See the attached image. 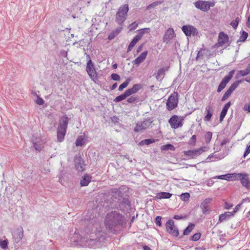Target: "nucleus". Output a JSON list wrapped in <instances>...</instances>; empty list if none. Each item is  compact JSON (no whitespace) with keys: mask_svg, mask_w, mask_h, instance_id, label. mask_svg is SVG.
<instances>
[{"mask_svg":"<svg viewBox=\"0 0 250 250\" xmlns=\"http://www.w3.org/2000/svg\"><path fill=\"white\" fill-rule=\"evenodd\" d=\"M206 147L202 146L197 149L184 151V154L185 156L188 157L190 159H194L201 155L203 152L206 151Z\"/></svg>","mask_w":250,"mask_h":250,"instance_id":"obj_7","label":"nucleus"},{"mask_svg":"<svg viewBox=\"0 0 250 250\" xmlns=\"http://www.w3.org/2000/svg\"><path fill=\"white\" fill-rule=\"evenodd\" d=\"M229 181L238 180L240 181L242 176H243V173H230L229 174Z\"/></svg>","mask_w":250,"mask_h":250,"instance_id":"obj_29","label":"nucleus"},{"mask_svg":"<svg viewBox=\"0 0 250 250\" xmlns=\"http://www.w3.org/2000/svg\"><path fill=\"white\" fill-rule=\"evenodd\" d=\"M225 157L224 154L218 153L215 154L214 153H211L207 157L206 159V162H215L218 160H221Z\"/></svg>","mask_w":250,"mask_h":250,"instance_id":"obj_18","label":"nucleus"},{"mask_svg":"<svg viewBox=\"0 0 250 250\" xmlns=\"http://www.w3.org/2000/svg\"><path fill=\"white\" fill-rule=\"evenodd\" d=\"M242 82L241 80H238L234 82L229 86V89L226 91L223 96L221 101L224 102L227 100L229 97L231 95L232 93L235 90V89L238 86L239 84Z\"/></svg>","mask_w":250,"mask_h":250,"instance_id":"obj_12","label":"nucleus"},{"mask_svg":"<svg viewBox=\"0 0 250 250\" xmlns=\"http://www.w3.org/2000/svg\"><path fill=\"white\" fill-rule=\"evenodd\" d=\"M175 147L172 145H171L169 144L163 145L161 146L162 150H170L174 151V150H175Z\"/></svg>","mask_w":250,"mask_h":250,"instance_id":"obj_37","label":"nucleus"},{"mask_svg":"<svg viewBox=\"0 0 250 250\" xmlns=\"http://www.w3.org/2000/svg\"><path fill=\"white\" fill-rule=\"evenodd\" d=\"M138 26V24L136 22H133L129 25L130 30H132L135 29Z\"/></svg>","mask_w":250,"mask_h":250,"instance_id":"obj_52","label":"nucleus"},{"mask_svg":"<svg viewBox=\"0 0 250 250\" xmlns=\"http://www.w3.org/2000/svg\"><path fill=\"white\" fill-rule=\"evenodd\" d=\"M130 81V80L129 79H126L125 82H124L123 83L120 84V85L119 87L118 90L120 91H122L125 88L127 87V86L128 85Z\"/></svg>","mask_w":250,"mask_h":250,"instance_id":"obj_40","label":"nucleus"},{"mask_svg":"<svg viewBox=\"0 0 250 250\" xmlns=\"http://www.w3.org/2000/svg\"><path fill=\"white\" fill-rule=\"evenodd\" d=\"M206 112L207 114L204 118V121L206 122H209L213 114V109L211 105H208L206 106Z\"/></svg>","mask_w":250,"mask_h":250,"instance_id":"obj_26","label":"nucleus"},{"mask_svg":"<svg viewBox=\"0 0 250 250\" xmlns=\"http://www.w3.org/2000/svg\"><path fill=\"white\" fill-rule=\"evenodd\" d=\"M111 78L114 81H120V76L116 73H113L111 75Z\"/></svg>","mask_w":250,"mask_h":250,"instance_id":"obj_51","label":"nucleus"},{"mask_svg":"<svg viewBox=\"0 0 250 250\" xmlns=\"http://www.w3.org/2000/svg\"><path fill=\"white\" fill-rule=\"evenodd\" d=\"M130 201L126 198H123L122 200L119 202V208L122 211L128 209L130 207Z\"/></svg>","mask_w":250,"mask_h":250,"instance_id":"obj_19","label":"nucleus"},{"mask_svg":"<svg viewBox=\"0 0 250 250\" xmlns=\"http://www.w3.org/2000/svg\"><path fill=\"white\" fill-rule=\"evenodd\" d=\"M175 36V33L172 28H169L165 32L163 41L167 43L169 42Z\"/></svg>","mask_w":250,"mask_h":250,"instance_id":"obj_17","label":"nucleus"},{"mask_svg":"<svg viewBox=\"0 0 250 250\" xmlns=\"http://www.w3.org/2000/svg\"><path fill=\"white\" fill-rule=\"evenodd\" d=\"M162 3V2L161 1H155V2L151 3L150 4L148 5L146 7V10H148L151 8H154L156 6L161 4Z\"/></svg>","mask_w":250,"mask_h":250,"instance_id":"obj_41","label":"nucleus"},{"mask_svg":"<svg viewBox=\"0 0 250 250\" xmlns=\"http://www.w3.org/2000/svg\"><path fill=\"white\" fill-rule=\"evenodd\" d=\"M8 242L7 240H0V247L2 249H5L8 246Z\"/></svg>","mask_w":250,"mask_h":250,"instance_id":"obj_45","label":"nucleus"},{"mask_svg":"<svg viewBox=\"0 0 250 250\" xmlns=\"http://www.w3.org/2000/svg\"><path fill=\"white\" fill-rule=\"evenodd\" d=\"M168 67L165 68L162 67L159 69L156 74V78L157 80L161 81L164 77L165 72L168 70Z\"/></svg>","mask_w":250,"mask_h":250,"instance_id":"obj_27","label":"nucleus"},{"mask_svg":"<svg viewBox=\"0 0 250 250\" xmlns=\"http://www.w3.org/2000/svg\"><path fill=\"white\" fill-rule=\"evenodd\" d=\"M142 85L141 84H135L131 88L127 89L125 91L128 95L130 96L132 94L136 93L140 89H142Z\"/></svg>","mask_w":250,"mask_h":250,"instance_id":"obj_23","label":"nucleus"},{"mask_svg":"<svg viewBox=\"0 0 250 250\" xmlns=\"http://www.w3.org/2000/svg\"><path fill=\"white\" fill-rule=\"evenodd\" d=\"M241 183L247 189H250V180L248 176V174H244L243 176L241 178Z\"/></svg>","mask_w":250,"mask_h":250,"instance_id":"obj_25","label":"nucleus"},{"mask_svg":"<svg viewBox=\"0 0 250 250\" xmlns=\"http://www.w3.org/2000/svg\"><path fill=\"white\" fill-rule=\"evenodd\" d=\"M161 219H162V217L159 216H158L155 218V223L157 226H158L159 227L162 226Z\"/></svg>","mask_w":250,"mask_h":250,"instance_id":"obj_50","label":"nucleus"},{"mask_svg":"<svg viewBox=\"0 0 250 250\" xmlns=\"http://www.w3.org/2000/svg\"><path fill=\"white\" fill-rule=\"evenodd\" d=\"M249 74H250V71L249 70L248 68L247 67V68L244 70H241L238 71L236 75V78H238L242 76H245Z\"/></svg>","mask_w":250,"mask_h":250,"instance_id":"obj_30","label":"nucleus"},{"mask_svg":"<svg viewBox=\"0 0 250 250\" xmlns=\"http://www.w3.org/2000/svg\"><path fill=\"white\" fill-rule=\"evenodd\" d=\"M167 231L171 235L177 237L179 235V230L177 227L174 225L173 220L170 219L166 224Z\"/></svg>","mask_w":250,"mask_h":250,"instance_id":"obj_8","label":"nucleus"},{"mask_svg":"<svg viewBox=\"0 0 250 250\" xmlns=\"http://www.w3.org/2000/svg\"><path fill=\"white\" fill-rule=\"evenodd\" d=\"M195 7L203 12L208 11L207 1L199 0L194 3Z\"/></svg>","mask_w":250,"mask_h":250,"instance_id":"obj_20","label":"nucleus"},{"mask_svg":"<svg viewBox=\"0 0 250 250\" xmlns=\"http://www.w3.org/2000/svg\"><path fill=\"white\" fill-rule=\"evenodd\" d=\"M182 30L187 36H196L198 34L196 28L191 25H185L182 27Z\"/></svg>","mask_w":250,"mask_h":250,"instance_id":"obj_11","label":"nucleus"},{"mask_svg":"<svg viewBox=\"0 0 250 250\" xmlns=\"http://www.w3.org/2000/svg\"><path fill=\"white\" fill-rule=\"evenodd\" d=\"M36 103H37V104H38L39 105H42V104H43L44 101L42 98H41L39 96H37V99L36 100Z\"/></svg>","mask_w":250,"mask_h":250,"instance_id":"obj_53","label":"nucleus"},{"mask_svg":"<svg viewBox=\"0 0 250 250\" xmlns=\"http://www.w3.org/2000/svg\"><path fill=\"white\" fill-rule=\"evenodd\" d=\"M189 197V194L188 192L183 193L181 195V199L184 201H188Z\"/></svg>","mask_w":250,"mask_h":250,"instance_id":"obj_44","label":"nucleus"},{"mask_svg":"<svg viewBox=\"0 0 250 250\" xmlns=\"http://www.w3.org/2000/svg\"><path fill=\"white\" fill-rule=\"evenodd\" d=\"M68 121V118L65 116L62 117L59 121L57 129V139L60 142H62L64 140Z\"/></svg>","mask_w":250,"mask_h":250,"instance_id":"obj_2","label":"nucleus"},{"mask_svg":"<svg viewBox=\"0 0 250 250\" xmlns=\"http://www.w3.org/2000/svg\"><path fill=\"white\" fill-rule=\"evenodd\" d=\"M129 97L126 91L122 94L116 97L114 99V102L115 103L120 102L125 99L127 97Z\"/></svg>","mask_w":250,"mask_h":250,"instance_id":"obj_31","label":"nucleus"},{"mask_svg":"<svg viewBox=\"0 0 250 250\" xmlns=\"http://www.w3.org/2000/svg\"><path fill=\"white\" fill-rule=\"evenodd\" d=\"M122 188H120L119 189H114L112 190V192L115 194V195H117L119 197L123 199L124 196V193L122 191Z\"/></svg>","mask_w":250,"mask_h":250,"instance_id":"obj_38","label":"nucleus"},{"mask_svg":"<svg viewBox=\"0 0 250 250\" xmlns=\"http://www.w3.org/2000/svg\"><path fill=\"white\" fill-rule=\"evenodd\" d=\"M155 140L153 139H146L141 141L139 143L140 146L148 145L152 143H155Z\"/></svg>","mask_w":250,"mask_h":250,"instance_id":"obj_34","label":"nucleus"},{"mask_svg":"<svg viewBox=\"0 0 250 250\" xmlns=\"http://www.w3.org/2000/svg\"><path fill=\"white\" fill-rule=\"evenodd\" d=\"M241 206V204H239L235 206L234 210L231 211L233 215L240 209Z\"/></svg>","mask_w":250,"mask_h":250,"instance_id":"obj_60","label":"nucleus"},{"mask_svg":"<svg viewBox=\"0 0 250 250\" xmlns=\"http://www.w3.org/2000/svg\"><path fill=\"white\" fill-rule=\"evenodd\" d=\"M23 237V229L21 227L18 228L13 233V238L14 242L19 243Z\"/></svg>","mask_w":250,"mask_h":250,"instance_id":"obj_15","label":"nucleus"},{"mask_svg":"<svg viewBox=\"0 0 250 250\" xmlns=\"http://www.w3.org/2000/svg\"><path fill=\"white\" fill-rule=\"evenodd\" d=\"M33 146H34V148H35V149L37 150L41 151L42 150V146L41 145H38L36 143H33Z\"/></svg>","mask_w":250,"mask_h":250,"instance_id":"obj_59","label":"nucleus"},{"mask_svg":"<svg viewBox=\"0 0 250 250\" xmlns=\"http://www.w3.org/2000/svg\"><path fill=\"white\" fill-rule=\"evenodd\" d=\"M234 72L235 70H232L230 71L227 75L224 77V78L222 79L218 87L217 90V92H220L223 89L225 88L227 83L232 78Z\"/></svg>","mask_w":250,"mask_h":250,"instance_id":"obj_10","label":"nucleus"},{"mask_svg":"<svg viewBox=\"0 0 250 250\" xmlns=\"http://www.w3.org/2000/svg\"><path fill=\"white\" fill-rule=\"evenodd\" d=\"M201 235L200 233H196L191 237L190 240L193 241H196L200 238Z\"/></svg>","mask_w":250,"mask_h":250,"instance_id":"obj_46","label":"nucleus"},{"mask_svg":"<svg viewBox=\"0 0 250 250\" xmlns=\"http://www.w3.org/2000/svg\"><path fill=\"white\" fill-rule=\"evenodd\" d=\"M178 104V93L174 92L170 95L166 103L167 108V110L170 111L174 109Z\"/></svg>","mask_w":250,"mask_h":250,"instance_id":"obj_6","label":"nucleus"},{"mask_svg":"<svg viewBox=\"0 0 250 250\" xmlns=\"http://www.w3.org/2000/svg\"><path fill=\"white\" fill-rule=\"evenodd\" d=\"M111 120L112 122L114 124H119V119L116 116H114L112 117H111Z\"/></svg>","mask_w":250,"mask_h":250,"instance_id":"obj_55","label":"nucleus"},{"mask_svg":"<svg viewBox=\"0 0 250 250\" xmlns=\"http://www.w3.org/2000/svg\"><path fill=\"white\" fill-rule=\"evenodd\" d=\"M104 223L109 232L116 234L126 225V220L125 216L119 212L111 211L106 214Z\"/></svg>","mask_w":250,"mask_h":250,"instance_id":"obj_1","label":"nucleus"},{"mask_svg":"<svg viewBox=\"0 0 250 250\" xmlns=\"http://www.w3.org/2000/svg\"><path fill=\"white\" fill-rule=\"evenodd\" d=\"M79 166H80V168L81 169V170L83 171L84 169L83 166H85V164L83 160L79 156Z\"/></svg>","mask_w":250,"mask_h":250,"instance_id":"obj_49","label":"nucleus"},{"mask_svg":"<svg viewBox=\"0 0 250 250\" xmlns=\"http://www.w3.org/2000/svg\"><path fill=\"white\" fill-rule=\"evenodd\" d=\"M138 97L134 95L131 96L127 99V102L129 104H134L138 101Z\"/></svg>","mask_w":250,"mask_h":250,"instance_id":"obj_39","label":"nucleus"},{"mask_svg":"<svg viewBox=\"0 0 250 250\" xmlns=\"http://www.w3.org/2000/svg\"><path fill=\"white\" fill-rule=\"evenodd\" d=\"M212 133L210 131L207 132L205 135V138L206 143H209L212 138Z\"/></svg>","mask_w":250,"mask_h":250,"instance_id":"obj_42","label":"nucleus"},{"mask_svg":"<svg viewBox=\"0 0 250 250\" xmlns=\"http://www.w3.org/2000/svg\"><path fill=\"white\" fill-rule=\"evenodd\" d=\"M196 141V136L195 135H193L192 136L190 139V143L191 144H193V145L195 144V142Z\"/></svg>","mask_w":250,"mask_h":250,"instance_id":"obj_64","label":"nucleus"},{"mask_svg":"<svg viewBox=\"0 0 250 250\" xmlns=\"http://www.w3.org/2000/svg\"><path fill=\"white\" fill-rule=\"evenodd\" d=\"M91 227V225H89L88 227H87L85 229V230H84V231L87 233V234H90L91 233H92V230L91 229H90V227Z\"/></svg>","mask_w":250,"mask_h":250,"instance_id":"obj_63","label":"nucleus"},{"mask_svg":"<svg viewBox=\"0 0 250 250\" xmlns=\"http://www.w3.org/2000/svg\"><path fill=\"white\" fill-rule=\"evenodd\" d=\"M248 37V33L244 31H243L241 32V35L239 37V40L237 41V42H244Z\"/></svg>","mask_w":250,"mask_h":250,"instance_id":"obj_36","label":"nucleus"},{"mask_svg":"<svg viewBox=\"0 0 250 250\" xmlns=\"http://www.w3.org/2000/svg\"><path fill=\"white\" fill-rule=\"evenodd\" d=\"M215 5L214 2L207 1V6L208 7V11L210 7H213Z\"/></svg>","mask_w":250,"mask_h":250,"instance_id":"obj_57","label":"nucleus"},{"mask_svg":"<svg viewBox=\"0 0 250 250\" xmlns=\"http://www.w3.org/2000/svg\"><path fill=\"white\" fill-rule=\"evenodd\" d=\"M195 225L192 223H189L188 226L184 229L183 231V234L184 235H188L192 230L193 229Z\"/></svg>","mask_w":250,"mask_h":250,"instance_id":"obj_33","label":"nucleus"},{"mask_svg":"<svg viewBox=\"0 0 250 250\" xmlns=\"http://www.w3.org/2000/svg\"><path fill=\"white\" fill-rule=\"evenodd\" d=\"M231 104V103L230 102H228L227 104H226L224 105L222 109L228 111V110L229 108V107L230 106Z\"/></svg>","mask_w":250,"mask_h":250,"instance_id":"obj_56","label":"nucleus"},{"mask_svg":"<svg viewBox=\"0 0 250 250\" xmlns=\"http://www.w3.org/2000/svg\"><path fill=\"white\" fill-rule=\"evenodd\" d=\"M85 239V238H83L79 240V246L87 247H92L98 241L96 239L86 238V240Z\"/></svg>","mask_w":250,"mask_h":250,"instance_id":"obj_16","label":"nucleus"},{"mask_svg":"<svg viewBox=\"0 0 250 250\" xmlns=\"http://www.w3.org/2000/svg\"><path fill=\"white\" fill-rule=\"evenodd\" d=\"M234 215L232 212L226 211L224 213L220 214L219 216L218 221L217 224L221 223L225 221L229 220L231 217Z\"/></svg>","mask_w":250,"mask_h":250,"instance_id":"obj_21","label":"nucleus"},{"mask_svg":"<svg viewBox=\"0 0 250 250\" xmlns=\"http://www.w3.org/2000/svg\"><path fill=\"white\" fill-rule=\"evenodd\" d=\"M240 21V19L239 17H237L235 21H232L231 23H230V25L232 26V27L234 28V29H236L237 28V27L238 26V22Z\"/></svg>","mask_w":250,"mask_h":250,"instance_id":"obj_43","label":"nucleus"},{"mask_svg":"<svg viewBox=\"0 0 250 250\" xmlns=\"http://www.w3.org/2000/svg\"><path fill=\"white\" fill-rule=\"evenodd\" d=\"M206 51L205 49H201L200 51H199L197 54L196 58H200V57L203 56L204 54V52Z\"/></svg>","mask_w":250,"mask_h":250,"instance_id":"obj_54","label":"nucleus"},{"mask_svg":"<svg viewBox=\"0 0 250 250\" xmlns=\"http://www.w3.org/2000/svg\"><path fill=\"white\" fill-rule=\"evenodd\" d=\"M86 71L91 79L95 81L97 79V73L96 72L91 60H89L86 64Z\"/></svg>","mask_w":250,"mask_h":250,"instance_id":"obj_9","label":"nucleus"},{"mask_svg":"<svg viewBox=\"0 0 250 250\" xmlns=\"http://www.w3.org/2000/svg\"><path fill=\"white\" fill-rule=\"evenodd\" d=\"M147 53L148 52L147 51H145L142 52L137 58H136L134 61H132V63L133 64L139 65L140 63L143 62L146 59Z\"/></svg>","mask_w":250,"mask_h":250,"instance_id":"obj_22","label":"nucleus"},{"mask_svg":"<svg viewBox=\"0 0 250 250\" xmlns=\"http://www.w3.org/2000/svg\"><path fill=\"white\" fill-rule=\"evenodd\" d=\"M229 174H224V175H222L218 176L216 177H213V178L215 179V178H217L220 179L226 180L229 181Z\"/></svg>","mask_w":250,"mask_h":250,"instance_id":"obj_47","label":"nucleus"},{"mask_svg":"<svg viewBox=\"0 0 250 250\" xmlns=\"http://www.w3.org/2000/svg\"><path fill=\"white\" fill-rule=\"evenodd\" d=\"M92 177L88 174H85L82 177L80 185L82 187L87 186L91 181Z\"/></svg>","mask_w":250,"mask_h":250,"instance_id":"obj_24","label":"nucleus"},{"mask_svg":"<svg viewBox=\"0 0 250 250\" xmlns=\"http://www.w3.org/2000/svg\"><path fill=\"white\" fill-rule=\"evenodd\" d=\"M217 45L218 46H222L225 48L229 45V37L227 34L223 32L219 33Z\"/></svg>","mask_w":250,"mask_h":250,"instance_id":"obj_13","label":"nucleus"},{"mask_svg":"<svg viewBox=\"0 0 250 250\" xmlns=\"http://www.w3.org/2000/svg\"><path fill=\"white\" fill-rule=\"evenodd\" d=\"M227 112L228 111H227L225 110H223V109L222 110L220 115V119H219L220 122H222L223 121V120H224L225 117L226 116V115L227 113Z\"/></svg>","mask_w":250,"mask_h":250,"instance_id":"obj_48","label":"nucleus"},{"mask_svg":"<svg viewBox=\"0 0 250 250\" xmlns=\"http://www.w3.org/2000/svg\"><path fill=\"white\" fill-rule=\"evenodd\" d=\"M200 208L202 210V212L204 214H208L210 212V210L208 209V205H205L202 203L200 205Z\"/></svg>","mask_w":250,"mask_h":250,"instance_id":"obj_35","label":"nucleus"},{"mask_svg":"<svg viewBox=\"0 0 250 250\" xmlns=\"http://www.w3.org/2000/svg\"><path fill=\"white\" fill-rule=\"evenodd\" d=\"M172 196V194L169 192H161L156 193L155 199H169Z\"/></svg>","mask_w":250,"mask_h":250,"instance_id":"obj_28","label":"nucleus"},{"mask_svg":"<svg viewBox=\"0 0 250 250\" xmlns=\"http://www.w3.org/2000/svg\"><path fill=\"white\" fill-rule=\"evenodd\" d=\"M117 35H115V33L113 31L112 33H111L108 36V39L109 40H113Z\"/></svg>","mask_w":250,"mask_h":250,"instance_id":"obj_62","label":"nucleus"},{"mask_svg":"<svg viewBox=\"0 0 250 250\" xmlns=\"http://www.w3.org/2000/svg\"><path fill=\"white\" fill-rule=\"evenodd\" d=\"M153 121L150 118L146 119L143 122H138L134 128V131L138 132L151 126Z\"/></svg>","mask_w":250,"mask_h":250,"instance_id":"obj_5","label":"nucleus"},{"mask_svg":"<svg viewBox=\"0 0 250 250\" xmlns=\"http://www.w3.org/2000/svg\"><path fill=\"white\" fill-rule=\"evenodd\" d=\"M88 141V137L84 133L83 135L79 136V146H82L85 144Z\"/></svg>","mask_w":250,"mask_h":250,"instance_id":"obj_32","label":"nucleus"},{"mask_svg":"<svg viewBox=\"0 0 250 250\" xmlns=\"http://www.w3.org/2000/svg\"><path fill=\"white\" fill-rule=\"evenodd\" d=\"M250 152V145L247 146L246 149L244 153L243 157L245 158Z\"/></svg>","mask_w":250,"mask_h":250,"instance_id":"obj_58","label":"nucleus"},{"mask_svg":"<svg viewBox=\"0 0 250 250\" xmlns=\"http://www.w3.org/2000/svg\"><path fill=\"white\" fill-rule=\"evenodd\" d=\"M182 120L183 119L179 120L177 115H173L170 118L168 122L172 128L176 129L182 126Z\"/></svg>","mask_w":250,"mask_h":250,"instance_id":"obj_14","label":"nucleus"},{"mask_svg":"<svg viewBox=\"0 0 250 250\" xmlns=\"http://www.w3.org/2000/svg\"><path fill=\"white\" fill-rule=\"evenodd\" d=\"M71 242L72 245L74 246H77L78 245V240L77 238L71 237Z\"/></svg>","mask_w":250,"mask_h":250,"instance_id":"obj_61","label":"nucleus"},{"mask_svg":"<svg viewBox=\"0 0 250 250\" xmlns=\"http://www.w3.org/2000/svg\"><path fill=\"white\" fill-rule=\"evenodd\" d=\"M129 8L127 4L121 6L118 10L116 15V22L119 25H122L126 19L127 13Z\"/></svg>","mask_w":250,"mask_h":250,"instance_id":"obj_3","label":"nucleus"},{"mask_svg":"<svg viewBox=\"0 0 250 250\" xmlns=\"http://www.w3.org/2000/svg\"><path fill=\"white\" fill-rule=\"evenodd\" d=\"M137 31L138 32V34L134 37L127 47V52H130L133 49L137 42L142 38L145 33H149L150 32V29L149 28H145L139 29L137 30Z\"/></svg>","mask_w":250,"mask_h":250,"instance_id":"obj_4","label":"nucleus"}]
</instances>
